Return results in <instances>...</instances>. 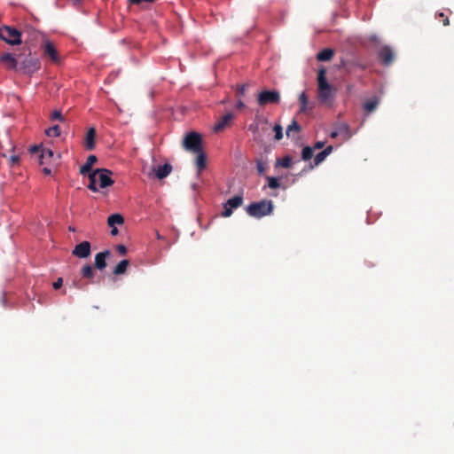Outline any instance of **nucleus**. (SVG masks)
<instances>
[{"instance_id":"obj_40","label":"nucleus","mask_w":454,"mask_h":454,"mask_svg":"<svg viewBox=\"0 0 454 454\" xmlns=\"http://www.w3.org/2000/svg\"><path fill=\"white\" fill-rule=\"evenodd\" d=\"M63 284V279L61 278H58L57 281L53 283L54 289H59L61 287Z\"/></svg>"},{"instance_id":"obj_25","label":"nucleus","mask_w":454,"mask_h":454,"mask_svg":"<svg viewBox=\"0 0 454 454\" xmlns=\"http://www.w3.org/2000/svg\"><path fill=\"white\" fill-rule=\"evenodd\" d=\"M123 222L124 219L120 214L111 215L107 219V224L110 227H114L115 224H121Z\"/></svg>"},{"instance_id":"obj_37","label":"nucleus","mask_w":454,"mask_h":454,"mask_svg":"<svg viewBox=\"0 0 454 454\" xmlns=\"http://www.w3.org/2000/svg\"><path fill=\"white\" fill-rule=\"evenodd\" d=\"M256 168L259 174H263L266 170L265 163H263L262 160H257Z\"/></svg>"},{"instance_id":"obj_36","label":"nucleus","mask_w":454,"mask_h":454,"mask_svg":"<svg viewBox=\"0 0 454 454\" xmlns=\"http://www.w3.org/2000/svg\"><path fill=\"white\" fill-rule=\"evenodd\" d=\"M248 88V84L237 85L236 93L238 96H243Z\"/></svg>"},{"instance_id":"obj_30","label":"nucleus","mask_w":454,"mask_h":454,"mask_svg":"<svg viewBox=\"0 0 454 454\" xmlns=\"http://www.w3.org/2000/svg\"><path fill=\"white\" fill-rule=\"evenodd\" d=\"M313 156V148L310 146H305L301 152V158L303 160H309Z\"/></svg>"},{"instance_id":"obj_49","label":"nucleus","mask_w":454,"mask_h":454,"mask_svg":"<svg viewBox=\"0 0 454 454\" xmlns=\"http://www.w3.org/2000/svg\"><path fill=\"white\" fill-rule=\"evenodd\" d=\"M156 0H143L144 3H153Z\"/></svg>"},{"instance_id":"obj_29","label":"nucleus","mask_w":454,"mask_h":454,"mask_svg":"<svg viewBox=\"0 0 454 454\" xmlns=\"http://www.w3.org/2000/svg\"><path fill=\"white\" fill-rule=\"evenodd\" d=\"M48 137H57L60 135V128L59 125H54L45 130Z\"/></svg>"},{"instance_id":"obj_19","label":"nucleus","mask_w":454,"mask_h":454,"mask_svg":"<svg viewBox=\"0 0 454 454\" xmlns=\"http://www.w3.org/2000/svg\"><path fill=\"white\" fill-rule=\"evenodd\" d=\"M97 160H98V158L95 155H93V154L90 155L87 158L85 164L81 167L80 173L82 175H87V174L90 175V173L92 172L91 168H92L93 164L97 162Z\"/></svg>"},{"instance_id":"obj_3","label":"nucleus","mask_w":454,"mask_h":454,"mask_svg":"<svg viewBox=\"0 0 454 454\" xmlns=\"http://www.w3.org/2000/svg\"><path fill=\"white\" fill-rule=\"evenodd\" d=\"M247 213L254 218H262L269 215L273 211V202L270 200H262L253 202L246 208Z\"/></svg>"},{"instance_id":"obj_34","label":"nucleus","mask_w":454,"mask_h":454,"mask_svg":"<svg viewBox=\"0 0 454 454\" xmlns=\"http://www.w3.org/2000/svg\"><path fill=\"white\" fill-rule=\"evenodd\" d=\"M274 129V132H275V139L276 140H280L282 137H283V129H282V126L280 124H276L273 128Z\"/></svg>"},{"instance_id":"obj_38","label":"nucleus","mask_w":454,"mask_h":454,"mask_svg":"<svg viewBox=\"0 0 454 454\" xmlns=\"http://www.w3.org/2000/svg\"><path fill=\"white\" fill-rule=\"evenodd\" d=\"M51 120H59L60 121H64V118L61 114V112L60 111H54L51 114Z\"/></svg>"},{"instance_id":"obj_51","label":"nucleus","mask_w":454,"mask_h":454,"mask_svg":"<svg viewBox=\"0 0 454 454\" xmlns=\"http://www.w3.org/2000/svg\"><path fill=\"white\" fill-rule=\"evenodd\" d=\"M69 231H74V228L69 227Z\"/></svg>"},{"instance_id":"obj_28","label":"nucleus","mask_w":454,"mask_h":454,"mask_svg":"<svg viewBox=\"0 0 454 454\" xmlns=\"http://www.w3.org/2000/svg\"><path fill=\"white\" fill-rule=\"evenodd\" d=\"M300 130H301V126L295 120H294L292 121V123L287 126L286 134L287 137H290L292 132H299Z\"/></svg>"},{"instance_id":"obj_10","label":"nucleus","mask_w":454,"mask_h":454,"mask_svg":"<svg viewBox=\"0 0 454 454\" xmlns=\"http://www.w3.org/2000/svg\"><path fill=\"white\" fill-rule=\"evenodd\" d=\"M90 243L89 241H82L74 247L73 254L79 258H87L90 254Z\"/></svg>"},{"instance_id":"obj_4","label":"nucleus","mask_w":454,"mask_h":454,"mask_svg":"<svg viewBox=\"0 0 454 454\" xmlns=\"http://www.w3.org/2000/svg\"><path fill=\"white\" fill-rule=\"evenodd\" d=\"M41 67L40 60L33 57L30 53L27 56L19 55L18 68L24 74H31L39 70Z\"/></svg>"},{"instance_id":"obj_31","label":"nucleus","mask_w":454,"mask_h":454,"mask_svg":"<svg viewBox=\"0 0 454 454\" xmlns=\"http://www.w3.org/2000/svg\"><path fill=\"white\" fill-rule=\"evenodd\" d=\"M292 162L293 160L290 156H285L280 160L278 161V163L285 168L291 167Z\"/></svg>"},{"instance_id":"obj_23","label":"nucleus","mask_w":454,"mask_h":454,"mask_svg":"<svg viewBox=\"0 0 454 454\" xmlns=\"http://www.w3.org/2000/svg\"><path fill=\"white\" fill-rule=\"evenodd\" d=\"M334 55V51L332 49H324L317 55V59L319 61H328Z\"/></svg>"},{"instance_id":"obj_47","label":"nucleus","mask_w":454,"mask_h":454,"mask_svg":"<svg viewBox=\"0 0 454 454\" xmlns=\"http://www.w3.org/2000/svg\"><path fill=\"white\" fill-rule=\"evenodd\" d=\"M243 107H245L244 103L241 100H239L237 103V108L242 109Z\"/></svg>"},{"instance_id":"obj_9","label":"nucleus","mask_w":454,"mask_h":454,"mask_svg":"<svg viewBox=\"0 0 454 454\" xmlns=\"http://www.w3.org/2000/svg\"><path fill=\"white\" fill-rule=\"evenodd\" d=\"M43 55L48 57L54 64L60 62L59 52L52 43L46 41L43 45Z\"/></svg>"},{"instance_id":"obj_11","label":"nucleus","mask_w":454,"mask_h":454,"mask_svg":"<svg viewBox=\"0 0 454 454\" xmlns=\"http://www.w3.org/2000/svg\"><path fill=\"white\" fill-rule=\"evenodd\" d=\"M394 58L395 54L389 46H383L379 51V59L381 61V63L385 66L392 64Z\"/></svg>"},{"instance_id":"obj_14","label":"nucleus","mask_w":454,"mask_h":454,"mask_svg":"<svg viewBox=\"0 0 454 454\" xmlns=\"http://www.w3.org/2000/svg\"><path fill=\"white\" fill-rule=\"evenodd\" d=\"M233 119L234 114L231 113H227L215 124L214 130L215 132L223 130L224 128L228 126Z\"/></svg>"},{"instance_id":"obj_18","label":"nucleus","mask_w":454,"mask_h":454,"mask_svg":"<svg viewBox=\"0 0 454 454\" xmlns=\"http://www.w3.org/2000/svg\"><path fill=\"white\" fill-rule=\"evenodd\" d=\"M172 171V166L169 163L160 165L155 168V175L157 178L163 179L168 176Z\"/></svg>"},{"instance_id":"obj_39","label":"nucleus","mask_w":454,"mask_h":454,"mask_svg":"<svg viewBox=\"0 0 454 454\" xmlns=\"http://www.w3.org/2000/svg\"><path fill=\"white\" fill-rule=\"evenodd\" d=\"M116 251L120 254L125 255L127 254V247L124 245L120 244L116 246Z\"/></svg>"},{"instance_id":"obj_41","label":"nucleus","mask_w":454,"mask_h":454,"mask_svg":"<svg viewBox=\"0 0 454 454\" xmlns=\"http://www.w3.org/2000/svg\"><path fill=\"white\" fill-rule=\"evenodd\" d=\"M20 161V157L17 156V155H12L11 158H10V162L11 164L13 166L15 164H18Z\"/></svg>"},{"instance_id":"obj_15","label":"nucleus","mask_w":454,"mask_h":454,"mask_svg":"<svg viewBox=\"0 0 454 454\" xmlns=\"http://www.w3.org/2000/svg\"><path fill=\"white\" fill-rule=\"evenodd\" d=\"M110 255L109 250L99 252L95 255V268L98 270H104L106 267V258Z\"/></svg>"},{"instance_id":"obj_50","label":"nucleus","mask_w":454,"mask_h":454,"mask_svg":"<svg viewBox=\"0 0 454 454\" xmlns=\"http://www.w3.org/2000/svg\"><path fill=\"white\" fill-rule=\"evenodd\" d=\"M157 239H162V237H161L159 233H157Z\"/></svg>"},{"instance_id":"obj_20","label":"nucleus","mask_w":454,"mask_h":454,"mask_svg":"<svg viewBox=\"0 0 454 454\" xmlns=\"http://www.w3.org/2000/svg\"><path fill=\"white\" fill-rule=\"evenodd\" d=\"M343 67L348 74H351L355 68L365 69L366 65L359 62L358 60H352L343 63Z\"/></svg>"},{"instance_id":"obj_32","label":"nucleus","mask_w":454,"mask_h":454,"mask_svg":"<svg viewBox=\"0 0 454 454\" xmlns=\"http://www.w3.org/2000/svg\"><path fill=\"white\" fill-rule=\"evenodd\" d=\"M339 132H340V134L345 137V138H348L350 137V133H349V127L348 124H341L339 128Z\"/></svg>"},{"instance_id":"obj_22","label":"nucleus","mask_w":454,"mask_h":454,"mask_svg":"<svg viewBox=\"0 0 454 454\" xmlns=\"http://www.w3.org/2000/svg\"><path fill=\"white\" fill-rule=\"evenodd\" d=\"M197 154L196 157V166L199 169V171H201L202 169L206 168L207 167V158L206 154L201 150L200 153H195Z\"/></svg>"},{"instance_id":"obj_13","label":"nucleus","mask_w":454,"mask_h":454,"mask_svg":"<svg viewBox=\"0 0 454 454\" xmlns=\"http://www.w3.org/2000/svg\"><path fill=\"white\" fill-rule=\"evenodd\" d=\"M96 129L91 127L88 130H87V133H86V136H85V139H84V147L86 148V150L88 151H92L95 149V145H96V143H95V139H96Z\"/></svg>"},{"instance_id":"obj_46","label":"nucleus","mask_w":454,"mask_h":454,"mask_svg":"<svg viewBox=\"0 0 454 454\" xmlns=\"http://www.w3.org/2000/svg\"><path fill=\"white\" fill-rule=\"evenodd\" d=\"M43 172L45 175H51V169L47 168V167H45V168H43Z\"/></svg>"},{"instance_id":"obj_1","label":"nucleus","mask_w":454,"mask_h":454,"mask_svg":"<svg viewBox=\"0 0 454 454\" xmlns=\"http://www.w3.org/2000/svg\"><path fill=\"white\" fill-rule=\"evenodd\" d=\"M112 171L106 168H97L89 175L90 184L88 188L92 192H98V184L99 188H106L114 184V180L111 178Z\"/></svg>"},{"instance_id":"obj_26","label":"nucleus","mask_w":454,"mask_h":454,"mask_svg":"<svg viewBox=\"0 0 454 454\" xmlns=\"http://www.w3.org/2000/svg\"><path fill=\"white\" fill-rule=\"evenodd\" d=\"M379 105V99L378 98H373V99H370V100H367L364 104V109L369 113L374 111L377 106Z\"/></svg>"},{"instance_id":"obj_17","label":"nucleus","mask_w":454,"mask_h":454,"mask_svg":"<svg viewBox=\"0 0 454 454\" xmlns=\"http://www.w3.org/2000/svg\"><path fill=\"white\" fill-rule=\"evenodd\" d=\"M54 153L50 148H42L40 153V164H50L54 160Z\"/></svg>"},{"instance_id":"obj_6","label":"nucleus","mask_w":454,"mask_h":454,"mask_svg":"<svg viewBox=\"0 0 454 454\" xmlns=\"http://www.w3.org/2000/svg\"><path fill=\"white\" fill-rule=\"evenodd\" d=\"M0 39L11 45H18L21 43V33L14 27L4 26L0 28Z\"/></svg>"},{"instance_id":"obj_35","label":"nucleus","mask_w":454,"mask_h":454,"mask_svg":"<svg viewBox=\"0 0 454 454\" xmlns=\"http://www.w3.org/2000/svg\"><path fill=\"white\" fill-rule=\"evenodd\" d=\"M436 18L442 20L443 26H448L450 24L448 16H446L443 12H438L436 14Z\"/></svg>"},{"instance_id":"obj_5","label":"nucleus","mask_w":454,"mask_h":454,"mask_svg":"<svg viewBox=\"0 0 454 454\" xmlns=\"http://www.w3.org/2000/svg\"><path fill=\"white\" fill-rule=\"evenodd\" d=\"M183 147L191 153H200L202 150V137L197 132H189L183 140Z\"/></svg>"},{"instance_id":"obj_48","label":"nucleus","mask_w":454,"mask_h":454,"mask_svg":"<svg viewBox=\"0 0 454 454\" xmlns=\"http://www.w3.org/2000/svg\"><path fill=\"white\" fill-rule=\"evenodd\" d=\"M111 234L114 236L118 234V229L115 226L112 227Z\"/></svg>"},{"instance_id":"obj_24","label":"nucleus","mask_w":454,"mask_h":454,"mask_svg":"<svg viewBox=\"0 0 454 454\" xmlns=\"http://www.w3.org/2000/svg\"><path fill=\"white\" fill-rule=\"evenodd\" d=\"M129 264V262L128 260H122L121 261L114 269L113 273L114 275H121L124 274L127 270V268Z\"/></svg>"},{"instance_id":"obj_7","label":"nucleus","mask_w":454,"mask_h":454,"mask_svg":"<svg viewBox=\"0 0 454 454\" xmlns=\"http://www.w3.org/2000/svg\"><path fill=\"white\" fill-rule=\"evenodd\" d=\"M279 101L280 93L278 90H263L257 97V102L261 106H265L269 104H278Z\"/></svg>"},{"instance_id":"obj_12","label":"nucleus","mask_w":454,"mask_h":454,"mask_svg":"<svg viewBox=\"0 0 454 454\" xmlns=\"http://www.w3.org/2000/svg\"><path fill=\"white\" fill-rule=\"evenodd\" d=\"M0 60L10 69H17L19 62V55L15 57L12 53H4Z\"/></svg>"},{"instance_id":"obj_16","label":"nucleus","mask_w":454,"mask_h":454,"mask_svg":"<svg viewBox=\"0 0 454 454\" xmlns=\"http://www.w3.org/2000/svg\"><path fill=\"white\" fill-rule=\"evenodd\" d=\"M300 102V112L301 113H308L314 108L313 103L309 101L308 96L305 92H302L299 97Z\"/></svg>"},{"instance_id":"obj_44","label":"nucleus","mask_w":454,"mask_h":454,"mask_svg":"<svg viewBox=\"0 0 454 454\" xmlns=\"http://www.w3.org/2000/svg\"><path fill=\"white\" fill-rule=\"evenodd\" d=\"M41 150H42V148H41V147L35 145V146H32V147H31L30 152H31L32 153H38V152H40V153H41Z\"/></svg>"},{"instance_id":"obj_27","label":"nucleus","mask_w":454,"mask_h":454,"mask_svg":"<svg viewBox=\"0 0 454 454\" xmlns=\"http://www.w3.org/2000/svg\"><path fill=\"white\" fill-rule=\"evenodd\" d=\"M81 274L84 278H92L94 277V270L89 264L82 267Z\"/></svg>"},{"instance_id":"obj_42","label":"nucleus","mask_w":454,"mask_h":454,"mask_svg":"<svg viewBox=\"0 0 454 454\" xmlns=\"http://www.w3.org/2000/svg\"><path fill=\"white\" fill-rule=\"evenodd\" d=\"M129 4L136 5H142L144 4L143 0H128Z\"/></svg>"},{"instance_id":"obj_45","label":"nucleus","mask_w":454,"mask_h":454,"mask_svg":"<svg viewBox=\"0 0 454 454\" xmlns=\"http://www.w3.org/2000/svg\"><path fill=\"white\" fill-rule=\"evenodd\" d=\"M339 135H341V134H340V132H339V129H337V130H335V131H333V132L331 133V135H330V136H331V137H332V138H335V137H337Z\"/></svg>"},{"instance_id":"obj_21","label":"nucleus","mask_w":454,"mask_h":454,"mask_svg":"<svg viewBox=\"0 0 454 454\" xmlns=\"http://www.w3.org/2000/svg\"><path fill=\"white\" fill-rule=\"evenodd\" d=\"M333 152V146L328 145L322 152L318 153L314 158V165L317 166Z\"/></svg>"},{"instance_id":"obj_43","label":"nucleus","mask_w":454,"mask_h":454,"mask_svg":"<svg viewBox=\"0 0 454 454\" xmlns=\"http://www.w3.org/2000/svg\"><path fill=\"white\" fill-rule=\"evenodd\" d=\"M324 145H325V142H323V141H317V142L315 144L314 148H315V149H321V148H323V147H324Z\"/></svg>"},{"instance_id":"obj_2","label":"nucleus","mask_w":454,"mask_h":454,"mask_svg":"<svg viewBox=\"0 0 454 454\" xmlns=\"http://www.w3.org/2000/svg\"><path fill=\"white\" fill-rule=\"evenodd\" d=\"M333 96V89L326 80L325 68H320L317 73V98L321 103H328Z\"/></svg>"},{"instance_id":"obj_8","label":"nucleus","mask_w":454,"mask_h":454,"mask_svg":"<svg viewBox=\"0 0 454 454\" xmlns=\"http://www.w3.org/2000/svg\"><path fill=\"white\" fill-rule=\"evenodd\" d=\"M242 203H243V196L241 194L236 195L233 198L229 199L223 204V209L221 214L222 216L230 217L233 213V209L239 207L242 205Z\"/></svg>"},{"instance_id":"obj_33","label":"nucleus","mask_w":454,"mask_h":454,"mask_svg":"<svg viewBox=\"0 0 454 454\" xmlns=\"http://www.w3.org/2000/svg\"><path fill=\"white\" fill-rule=\"evenodd\" d=\"M267 180H268V185L270 188L271 189H277L279 187L280 184L278 180V178L276 177H273V176H268L267 177Z\"/></svg>"}]
</instances>
